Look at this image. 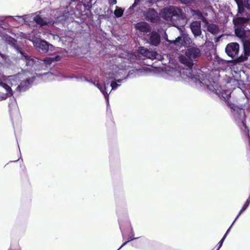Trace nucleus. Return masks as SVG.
<instances>
[{"mask_svg": "<svg viewBox=\"0 0 250 250\" xmlns=\"http://www.w3.org/2000/svg\"><path fill=\"white\" fill-rule=\"evenodd\" d=\"M24 75L18 74L6 77L0 83V101L11 97L14 91H21L26 89L34 80V77L24 79Z\"/></svg>", "mask_w": 250, "mask_h": 250, "instance_id": "nucleus-1", "label": "nucleus"}, {"mask_svg": "<svg viewBox=\"0 0 250 250\" xmlns=\"http://www.w3.org/2000/svg\"><path fill=\"white\" fill-rule=\"evenodd\" d=\"M192 73L193 70L191 68H184L179 70L176 68L167 66L163 70L162 75L164 78L171 80L178 81L180 80L181 78L184 80H191L198 86H206L209 90L212 89L208 80L205 78L201 79L199 78V75L195 76Z\"/></svg>", "mask_w": 250, "mask_h": 250, "instance_id": "nucleus-2", "label": "nucleus"}, {"mask_svg": "<svg viewBox=\"0 0 250 250\" xmlns=\"http://www.w3.org/2000/svg\"><path fill=\"white\" fill-rule=\"evenodd\" d=\"M248 20L247 15L240 16V14H237L233 20L235 34L241 39L244 46V53L238 58L239 62L246 61L250 56V30L245 31L243 27Z\"/></svg>", "mask_w": 250, "mask_h": 250, "instance_id": "nucleus-3", "label": "nucleus"}, {"mask_svg": "<svg viewBox=\"0 0 250 250\" xmlns=\"http://www.w3.org/2000/svg\"><path fill=\"white\" fill-rule=\"evenodd\" d=\"M160 16L169 24L179 29L180 26H184L186 23L185 15L180 8L170 6L162 9Z\"/></svg>", "mask_w": 250, "mask_h": 250, "instance_id": "nucleus-4", "label": "nucleus"}, {"mask_svg": "<svg viewBox=\"0 0 250 250\" xmlns=\"http://www.w3.org/2000/svg\"><path fill=\"white\" fill-rule=\"evenodd\" d=\"M200 55V50L196 47L188 49L185 53V56H180L179 60L181 63L185 64L187 68H191L193 64V61Z\"/></svg>", "mask_w": 250, "mask_h": 250, "instance_id": "nucleus-5", "label": "nucleus"}, {"mask_svg": "<svg viewBox=\"0 0 250 250\" xmlns=\"http://www.w3.org/2000/svg\"><path fill=\"white\" fill-rule=\"evenodd\" d=\"M85 81L89 82V81L85 78H84ZM122 81V80L119 79L116 80V81H112L110 84V86L112 88L111 90L108 92L107 87L109 84V82H107L106 83H104L103 84H101L99 81H91L89 82L95 85L103 94L105 99H106L107 103H108V95L110 93L112 90H115L117 87L120 86V84L118 83H121Z\"/></svg>", "mask_w": 250, "mask_h": 250, "instance_id": "nucleus-6", "label": "nucleus"}, {"mask_svg": "<svg viewBox=\"0 0 250 250\" xmlns=\"http://www.w3.org/2000/svg\"><path fill=\"white\" fill-rule=\"evenodd\" d=\"M28 39L33 42L34 45L42 53L46 52L48 50L49 46H52L51 45L48 44L46 41L35 37H30Z\"/></svg>", "mask_w": 250, "mask_h": 250, "instance_id": "nucleus-7", "label": "nucleus"}, {"mask_svg": "<svg viewBox=\"0 0 250 250\" xmlns=\"http://www.w3.org/2000/svg\"><path fill=\"white\" fill-rule=\"evenodd\" d=\"M226 52L230 57H235L238 53L239 45L235 42L229 43L226 47Z\"/></svg>", "mask_w": 250, "mask_h": 250, "instance_id": "nucleus-8", "label": "nucleus"}, {"mask_svg": "<svg viewBox=\"0 0 250 250\" xmlns=\"http://www.w3.org/2000/svg\"><path fill=\"white\" fill-rule=\"evenodd\" d=\"M146 21L151 22H155L159 19V17L157 12L153 9H148L145 14Z\"/></svg>", "mask_w": 250, "mask_h": 250, "instance_id": "nucleus-9", "label": "nucleus"}, {"mask_svg": "<svg viewBox=\"0 0 250 250\" xmlns=\"http://www.w3.org/2000/svg\"><path fill=\"white\" fill-rule=\"evenodd\" d=\"M191 31L195 37L199 36L202 33L201 29V22L195 21L192 22L190 25Z\"/></svg>", "mask_w": 250, "mask_h": 250, "instance_id": "nucleus-10", "label": "nucleus"}, {"mask_svg": "<svg viewBox=\"0 0 250 250\" xmlns=\"http://www.w3.org/2000/svg\"><path fill=\"white\" fill-rule=\"evenodd\" d=\"M214 90H215L216 93L218 95L219 97H222L226 101H228L230 97L231 94V90L230 89L224 90L222 91L219 89H216L213 87Z\"/></svg>", "mask_w": 250, "mask_h": 250, "instance_id": "nucleus-11", "label": "nucleus"}, {"mask_svg": "<svg viewBox=\"0 0 250 250\" xmlns=\"http://www.w3.org/2000/svg\"><path fill=\"white\" fill-rule=\"evenodd\" d=\"M135 28L140 31L144 33H147L150 31V27L146 22H141L135 25Z\"/></svg>", "mask_w": 250, "mask_h": 250, "instance_id": "nucleus-12", "label": "nucleus"}, {"mask_svg": "<svg viewBox=\"0 0 250 250\" xmlns=\"http://www.w3.org/2000/svg\"><path fill=\"white\" fill-rule=\"evenodd\" d=\"M33 20L37 24L41 26L45 25H53L54 23L52 21H47L46 19H42L39 15L34 17Z\"/></svg>", "mask_w": 250, "mask_h": 250, "instance_id": "nucleus-13", "label": "nucleus"}, {"mask_svg": "<svg viewBox=\"0 0 250 250\" xmlns=\"http://www.w3.org/2000/svg\"><path fill=\"white\" fill-rule=\"evenodd\" d=\"M160 41V39L159 34L155 32H152L149 38L150 43L156 46L159 43Z\"/></svg>", "mask_w": 250, "mask_h": 250, "instance_id": "nucleus-14", "label": "nucleus"}, {"mask_svg": "<svg viewBox=\"0 0 250 250\" xmlns=\"http://www.w3.org/2000/svg\"><path fill=\"white\" fill-rule=\"evenodd\" d=\"M234 116L236 120H240L242 123V124L244 125V120L245 118L244 111L243 109H239V110L236 112H235V110H234Z\"/></svg>", "mask_w": 250, "mask_h": 250, "instance_id": "nucleus-15", "label": "nucleus"}, {"mask_svg": "<svg viewBox=\"0 0 250 250\" xmlns=\"http://www.w3.org/2000/svg\"><path fill=\"white\" fill-rule=\"evenodd\" d=\"M146 57L151 60L156 59L158 61L162 60L163 59V56L154 51H148Z\"/></svg>", "mask_w": 250, "mask_h": 250, "instance_id": "nucleus-16", "label": "nucleus"}, {"mask_svg": "<svg viewBox=\"0 0 250 250\" xmlns=\"http://www.w3.org/2000/svg\"><path fill=\"white\" fill-rule=\"evenodd\" d=\"M238 6V12L237 14H240V16H246L247 15L245 11L244 8V0H234Z\"/></svg>", "mask_w": 250, "mask_h": 250, "instance_id": "nucleus-17", "label": "nucleus"}, {"mask_svg": "<svg viewBox=\"0 0 250 250\" xmlns=\"http://www.w3.org/2000/svg\"><path fill=\"white\" fill-rule=\"evenodd\" d=\"M20 53L22 55V59L25 62L26 65L27 66H33L35 62V61L34 59H33V58H31L30 57L26 55H24L21 51H20Z\"/></svg>", "mask_w": 250, "mask_h": 250, "instance_id": "nucleus-18", "label": "nucleus"}, {"mask_svg": "<svg viewBox=\"0 0 250 250\" xmlns=\"http://www.w3.org/2000/svg\"><path fill=\"white\" fill-rule=\"evenodd\" d=\"M61 58L59 56H56L55 57H47L44 59L43 62L46 64L49 65L52 62L58 61Z\"/></svg>", "mask_w": 250, "mask_h": 250, "instance_id": "nucleus-19", "label": "nucleus"}, {"mask_svg": "<svg viewBox=\"0 0 250 250\" xmlns=\"http://www.w3.org/2000/svg\"><path fill=\"white\" fill-rule=\"evenodd\" d=\"M208 30L213 34L218 33L219 28L218 26L214 24H210L208 25Z\"/></svg>", "mask_w": 250, "mask_h": 250, "instance_id": "nucleus-20", "label": "nucleus"}, {"mask_svg": "<svg viewBox=\"0 0 250 250\" xmlns=\"http://www.w3.org/2000/svg\"><path fill=\"white\" fill-rule=\"evenodd\" d=\"M8 17H12L13 21H16V18L21 19V23L22 24L23 23L27 22L26 20L28 18H30L31 16L30 15H26L22 16H15V17H11V16H8Z\"/></svg>", "mask_w": 250, "mask_h": 250, "instance_id": "nucleus-21", "label": "nucleus"}, {"mask_svg": "<svg viewBox=\"0 0 250 250\" xmlns=\"http://www.w3.org/2000/svg\"><path fill=\"white\" fill-rule=\"evenodd\" d=\"M4 40L10 45L12 46H14L15 45V43L16 42V40L14 38L11 37L10 36H6L5 37H4Z\"/></svg>", "mask_w": 250, "mask_h": 250, "instance_id": "nucleus-22", "label": "nucleus"}, {"mask_svg": "<svg viewBox=\"0 0 250 250\" xmlns=\"http://www.w3.org/2000/svg\"><path fill=\"white\" fill-rule=\"evenodd\" d=\"M123 13L124 10L122 8L118 6L116 7V9L114 12V14L116 17L119 18L122 17Z\"/></svg>", "mask_w": 250, "mask_h": 250, "instance_id": "nucleus-23", "label": "nucleus"}, {"mask_svg": "<svg viewBox=\"0 0 250 250\" xmlns=\"http://www.w3.org/2000/svg\"><path fill=\"white\" fill-rule=\"evenodd\" d=\"M44 77H46L49 80L52 81L55 80V77L58 76L60 77L61 76V74L59 73V74L54 75L52 74L51 72L47 73L44 75Z\"/></svg>", "mask_w": 250, "mask_h": 250, "instance_id": "nucleus-24", "label": "nucleus"}, {"mask_svg": "<svg viewBox=\"0 0 250 250\" xmlns=\"http://www.w3.org/2000/svg\"><path fill=\"white\" fill-rule=\"evenodd\" d=\"M183 41L184 38L183 37H178L175 41H173V42L175 44L180 46L183 45Z\"/></svg>", "mask_w": 250, "mask_h": 250, "instance_id": "nucleus-25", "label": "nucleus"}, {"mask_svg": "<svg viewBox=\"0 0 250 250\" xmlns=\"http://www.w3.org/2000/svg\"><path fill=\"white\" fill-rule=\"evenodd\" d=\"M148 51L149 50H148L147 49H146V48H145L143 47H139V51L140 53L145 57L146 56Z\"/></svg>", "mask_w": 250, "mask_h": 250, "instance_id": "nucleus-26", "label": "nucleus"}, {"mask_svg": "<svg viewBox=\"0 0 250 250\" xmlns=\"http://www.w3.org/2000/svg\"><path fill=\"white\" fill-rule=\"evenodd\" d=\"M248 204H244V205H243L242 208H241V209L240 210L239 212V214L237 216V217H236V218L234 220V221H235L239 217V216H240V215L246 209V208L248 207Z\"/></svg>", "mask_w": 250, "mask_h": 250, "instance_id": "nucleus-27", "label": "nucleus"}, {"mask_svg": "<svg viewBox=\"0 0 250 250\" xmlns=\"http://www.w3.org/2000/svg\"><path fill=\"white\" fill-rule=\"evenodd\" d=\"M244 6L250 10V0H244Z\"/></svg>", "mask_w": 250, "mask_h": 250, "instance_id": "nucleus-28", "label": "nucleus"}, {"mask_svg": "<svg viewBox=\"0 0 250 250\" xmlns=\"http://www.w3.org/2000/svg\"><path fill=\"white\" fill-rule=\"evenodd\" d=\"M193 15H197L199 19H201L202 17L201 13L198 10H192Z\"/></svg>", "mask_w": 250, "mask_h": 250, "instance_id": "nucleus-29", "label": "nucleus"}, {"mask_svg": "<svg viewBox=\"0 0 250 250\" xmlns=\"http://www.w3.org/2000/svg\"><path fill=\"white\" fill-rule=\"evenodd\" d=\"M224 241V240H223V239H221L220 241V242L218 243V248L217 250H219L220 249V248L222 247V246L223 245Z\"/></svg>", "mask_w": 250, "mask_h": 250, "instance_id": "nucleus-30", "label": "nucleus"}, {"mask_svg": "<svg viewBox=\"0 0 250 250\" xmlns=\"http://www.w3.org/2000/svg\"><path fill=\"white\" fill-rule=\"evenodd\" d=\"M110 4L114 5L117 3V0H109Z\"/></svg>", "mask_w": 250, "mask_h": 250, "instance_id": "nucleus-31", "label": "nucleus"}, {"mask_svg": "<svg viewBox=\"0 0 250 250\" xmlns=\"http://www.w3.org/2000/svg\"><path fill=\"white\" fill-rule=\"evenodd\" d=\"M136 239V238H131L130 240H128V241L125 242V243H124V244L121 246V247L119 249H118L117 250H120V249H121L123 247H124V246H125V245L127 243V242H128L129 241H131V240H133V239Z\"/></svg>", "mask_w": 250, "mask_h": 250, "instance_id": "nucleus-32", "label": "nucleus"}, {"mask_svg": "<svg viewBox=\"0 0 250 250\" xmlns=\"http://www.w3.org/2000/svg\"><path fill=\"white\" fill-rule=\"evenodd\" d=\"M6 77H4L3 76L0 74V83H3V80L4 79H5Z\"/></svg>", "mask_w": 250, "mask_h": 250, "instance_id": "nucleus-33", "label": "nucleus"}, {"mask_svg": "<svg viewBox=\"0 0 250 250\" xmlns=\"http://www.w3.org/2000/svg\"><path fill=\"white\" fill-rule=\"evenodd\" d=\"M91 0H83V3L84 4H87L88 6L89 3L90 2Z\"/></svg>", "mask_w": 250, "mask_h": 250, "instance_id": "nucleus-34", "label": "nucleus"}, {"mask_svg": "<svg viewBox=\"0 0 250 250\" xmlns=\"http://www.w3.org/2000/svg\"><path fill=\"white\" fill-rule=\"evenodd\" d=\"M235 221H233V222L232 223V224H231V225L230 226V227L227 230V234H228V233L229 232V231H230V229L231 228V227L232 226V225H233V224L234 223Z\"/></svg>", "mask_w": 250, "mask_h": 250, "instance_id": "nucleus-35", "label": "nucleus"}, {"mask_svg": "<svg viewBox=\"0 0 250 250\" xmlns=\"http://www.w3.org/2000/svg\"><path fill=\"white\" fill-rule=\"evenodd\" d=\"M227 232H226V233L225 234V235H224L223 237L222 238V239H223V240H225L226 237H227Z\"/></svg>", "mask_w": 250, "mask_h": 250, "instance_id": "nucleus-36", "label": "nucleus"}, {"mask_svg": "<svg viewBox=\"0 0 250 250\" xmlns=\"http://www.w3.org/2000/svg\"><path fill=\"white\" fill-rule=\"evenodd\" d=\"M111 78L112 79H115V77H111Z\"/></svg>", "mask_w": 250, "mask_h": 250, "instance_id": "nucleus-37", "label": "nucleus"}]
</instances>
